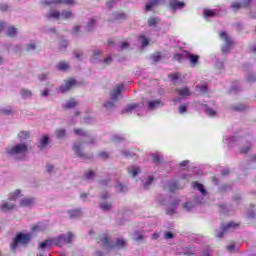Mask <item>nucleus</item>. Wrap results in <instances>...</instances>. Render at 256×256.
<instances>
[{"label":"nucleus","instance_id":"1","mask_svg":"<svg viewBox=\"0 0 256 256\" xmlns=\"http://www.w3.org/2000/svg\"><path fill=\"white\" fill-rule=\"evenodd\" d=\"M30 138H31V132L20 131L17 134V139L18 141H20V143L6 148L5 150L6 155H8V157H11V159H14L15 161H23L27 153H29V144L23 141H27Z\"/></svg>","mask_w":256,"mask_h":256},{"label":"nucleus","instance_id":"2","mask_svg":"<svg viewBox=\"0 0 256 256\" xmlns=\"http://www.w3.org/2000/svg\"><path fill=\"white\" fill-rule=\"evenodd\" d=\"M98 243L100 247L105 249V251H111V249H125L127 242L123 238H117L114 242L109 239L107 234H103L98 238Z\"/></svg>","mask_w":256,"mask_h":256},{"label":"nucleus","instance_id":"3","mask_svg":"<svg viewBox=\"0 0 256 256\" xmlns=\"http://www.w3.org/2000/svg\"><path fill=\"white\" fill-rule=\"evenodd\" d=\"M83 143H95V138L93 134L89 131V136H85L83 140H77L74 142L72 151H74L75 155L80 159H91V156L83 152Z\"/></svg>","mask_w":256,"mask_h":256},{"label":"nucleus","instance_id":"4","mask_svg":"<svg viewBox=\"0 0 256 256\" xmlns=\"http://www.w3.org/2000/svg\"><path fill=\"white\" fill-rule=\"evenodd\" d=\"M239 227H241V224L237 222H228L227 224L222 223L220 229L215 230V237L217 239H223L224 235L233 233V231H236Z\"/></svg>","mask_w":256,"mask_h":256},{"label":"nucleus","instance_id":"5","mask_svg":"<svg viewBox=\"0 0 256 256\" xmlns=\"http://www.w3.org/2000/svg\"><path fill=\"white\" fill-rule=\"evenodd\" d=\"M218 35L221 41H223V45L221 46V52L224 54L229 53L235 45L233 38H231V36H229V34L225 31H220Z\"/></svg>","mask_w":256,"mask_h":256},{"label":"nucleus","instance_id":"6","mask_svg":"<svg viewBox=\"0 0 256 256\" xmlns=\"http://www.w3.org/2000/svg\"><path fill=\"white\" fill-rule=\"evenodd\" d=\"M33 236L30 233H18L14 239V242L12 244V251H15L17 249L18 245H23L24 247H27L29 243H31V239Z\"/></svg>","mask_w":256,"mask_h":256},{"label":"nucleus","instance_id":"7","mask_svg":"<svg viewBox=\"0 0 256 256\" xmlns=\"http://www.w3.org/2000/svg\"><path fill=\"white\" fill-rule=\"evenodd\" d=\"M73 237H75V235H73V233H71V232L57 236V237L53 238L54 245H56V247H63V245H65V244L69 245V244L73 243Z\"/></svg>","mask_w":256,"mask_h":256},{"label":"nucleus","instance_id":"8","mask_svg":"<svg viewBox=\"0 0 256 256\" xmlns=\"http://www.w3.org/2000/svg\"><path fill=\"white\" fill-rule=\"evenodd\" d=\"M111 197V194L109 192H103L100 196V203L99 207L102 211L109 212L111 209H113V203L110 201H107Z\"/></svg>","mask_w":256,"mask_h":256},{"label":"nucleus","instance_id":"9","mask_svg":"<svg viewBox=\"0 0 256 256\" xmlns=\"http://www.w3.org/2000/svg\"><path fill=\"white\" fill-rule=\"evenodd\" d=\"M124 88H125V86L123 84H119L118 86L113 88L112 91H110V99L114 102L119 103V101L123 95Z\"/></svg>","mask_w":256,"mask_h":256},{"label":"nucleus","instance_id":"10","mask_svg":"<svg viewBox=\"0 0 256 256\" xmlns=\"http://www.w3.org/2000/svg\"><path fill=\"white\" fill-rule=\"evenodd\" d=\"M75 0H42V5H75Z\"/></svg>","mask_w":256,"mask_h":256},{"label":"nucleus","instance_id":"11","mask_svg":"<svg viewBox=\"0 0 256 256\" xmlns=\"http://www.w3.org/2000/svg\"><path fill=\"white\" fill-rule=\"evenodd\" d=\"M77 85V80L75 79H69L65 81V84L60 86L61 93H67L68 91H71L73 87Z\"/></svg>","mask_w":256,"mask_h":256},{"label":"nucleus","instance_id":"12","mask_svg":"<svg viewBox=\"0 0 256 256\" xmlns=\"http://www.w3.org/2000/svg\"><path fill=\"white\" fill-rule=\"evenodd\" d=\"M13 209H15V204L9 202V200H3L0 203V211H2V213H9V211H13Z\"/></svg>","mask_w":256,"mask_h":256},{"label":"nucleus","instance_id":"13","mask_svg":"<svg viewBox=\"0 0 256 256\" xmlns=\"http://www.w3.org/2000/svg\"><path fill=\"white\" fill-rule=\"evenodd\" d=\"M128 15L125 12H113L108 21H127Z\"/></svg>","mask_w":256,"mask_h":256},{"label":"nucleus","instance_id":"14","mask_svg":"<svg viewBox=\"0 0 256 256\" xmlns=\"http://www.w3.org/2000/svg\"><path fill=\"white\" fill-rule=\"evenodd\" d=\"M251 1L253 0H240L239 2H233L231 7L234 11H239V9H243V7H249V5H251Z\"/></svg>","mask_w":256,"mask_h":256},{"label":"nucleus","instance_id":"15","mask_svg":"<svg viewBox=\"0 0 256 256\" xmlns=\"http://www.w3.org/2000/svg\"><path fill=\"white\" fill-rule=\"evenodd\" d=\"M53 243H55L54 238H49L44 240L43 242H41L38 246V251H42L45 252L46 249H49V247H51V245H53Z\"/></svg>","mask_w":256,"mask_h":256},{"label":"nucleus","instance_id":"16","mask_svg":"<svg viewBox=\"0 0 256 256\" xmlns=\"http://www.w3.org/2000/svg\"><path fill=\"white\" fill-rule=\"evenodd\" d=\"M45 18L48 21H53V19L57 20V19H61V12L57 11V10H50L45 14Z\"/></svg>","mask_w":256,"mask_h":256},{"label":"nucleus","instance_id":"17","mask_svg":"<svg viewBox=\"0 0 256 256\" xmlns=\"http://www.w3.org/2000/svg\"><path fill=\"white\" fill-rule=\"evenodd\" d=\"M60 19L63 21H71V19H75V14L70 10H62L60 12Z\"/></svg>","mask_w":256,"mask_h":256},{"label":"nucleus","instance_id":"18","mask_svg":"<svg viewBox=\"0 0 256 256\" xmlns=\"http://www.w3.org/2000/svg\"><path fill=\"white\" fill-rule=\"evenodd\" d=\"M49 143H51V139L49 138V135H43L39 140L38 149H40V151H43V149H46Z\"/></svg>","mask_w":256,"mask_h":256},{"label":"nucleus","instance_id":"19","mask_svg":"<svg viewBox=\"0 0 256 256\" xmlns=\"http://www.w3.org/2000/svg\"><path fill=\"white\" fill-rule=\"evenodd\" d=\"M35 205V198L24 197L20 201V207H33Z\"/></svg>","mask_w":256,"mask_h":256},{"label":"nucleus","instance_id":"20","mask_svg":"<svg viewBox=\"0 0 256 256\" xmlns=\"http://www.w3.org/2000/svg\"><path fill=\"white\" fill-rule=\"evenodd\" d=\"M70 219H79V217H81V215H83V211L81 210V208H75V209H71L67 211Z\"/></svg>","mask_w":256,"mask_h":256},{"label":"nucleus","instance_id":"21","mask_svg":"<svg viewBox=\"0 0 256 256\" xmlns=\"http://www.w3.org/2000/svg\"><path fill=\"white\" fill-rule=\"evenodd\" d=\"M169 7L171 11H177V9H183V7H185V3L177 0H171Z\"/></svg>","mask_w":256,"mask_h":256},{"label":"nucleus","instance_id":"22","mask_svg":"<svg viewBox=\"0 0 256 256\" xmlns=\"http://www.w3.org/2000/svg\"><path fill=\"white\" fill-rule=\"evenodd\" d=\"M33 51H37V42L34 40H30L26 45H25V52L26 53H33Z\"/></svg>","mask_w":256,"mask_h":256},{"label":"nucleus","instance_id":"23","mask_svg":"<svg viewBox=\"0 0 256 256\" xmlns=\"http://www.w3.org/2000/svg\"><path fill=\"white\" fill-rule=\"evenodd\" d=\"M139 108V104H129L128 106H126L123 110L122 113L124 115H131V113H133V111H135V109Z\"/></svg>","mask_w":256,"mask_h":256},{"label":"nucleus","instance_id":"24","mask_svg":"<svg viewBox=\"0 0 256 256\" xmlns=\"http://www.w3.org/2000/svg\"><path fill=\"white\" fill-rule=\"evenodd\" d=\"M159 107H163V102L161 100H154L148 102V109L152 111L155 109H159Z\"/></svg>","mask_w":256,"mask_h":256},{"label":"nucleus","instance_id":"25","mask_svg":"<svg viewBox=\"0 0 256 256\" xmlns=\"http://www.w3.org/2000/svg\"><path fill=\"white\" fill-rule=\"evenodd\" d=\"M20 96L23 99H31V97H33V91H31L30 89H27V88H21Z\"/></svg>","mask_w":256,"mask_h":256},{"label":"nucleus","instance_id":"26","mask_svg":"<svg viewBox=\"0 0 256 256\" xmlns=\"http://www.w3.org/2000/svg\"><path fill=\"white\" fill-rule=\"evenodd\" d=\"M176 92L180 97H189L191 95V90L188 87H183V88H177Z\"/></svg>","mask_w":256,"mask_h":256},{"label":"nucleus","instance_id":"27","mask_svg":"<svg viewBox=\"0 0 256 256\" xmlns=\"http://www.w3.org/2000/svg\"><path fill=\"white\" fill-rule=\"evenodd\" d=\"M95 27H97V20H95V18H91L85 27V31H87V33H91Z\"/></svg>","mask_w":256,"mask_h":256},{"label":"nucleus","instance_id":"28","mask_svg":"<svg viewBox=\"0 0 256 256\" xmlns=\"http://www.w3.org/2000/svg\"><path fill=\"white\" fill-rule=\"evenodd\" d=\"M56 139H65L67 137V130L65 128H58L55 131Z\"/></svg>","mask_w":256,"mask_h":256},{"label":"nucleus","instance_id":"29","mask_svg":"<svg viewBox=\"0 0 256 256\" xmlns=\"http://www.w3.org/2000/svg\"><path fill=\"white\" fill-rule=\"evenodd\" d=\"M187 59H189L191 65H197L199 63V55H194L189 52L186 53Z\"/></svg>","mask_w":256,"mask_h":256},{"label":"nucleus","instance_id":"30","mask_svg":"<svg viewBox=\"0 0 256 256\" xmlns=\"http://www.w3.org/2000/svg\"><path fill=\"white\" fill-rule=\"evenodd\" d=\"M56 69L58 71H68L69 69V63L66 61H60L56 64Z\"/></svg>","mask_w":256,"mask_h":256},{"label":"nucleus","instance_id":"31","mask_svg":"<svg viewBox=\"0 0 256 256\" xmlns=\"http://www.w3.org/2000/svg\"><path fill=\"white\" fill-rule=\"evenodd\" d=\"M193 189H196L197 191H200L202 195H207V190L203 187V184L199 182H193L192 184Z\"/></svg>","mask_w":256,"mask_h":256},{"label":"nucleus","instance_id":"32","mask_svg":"<svg viewBox=\"0 0 256 256\" xmlns=\"http://www.w3.org/2000/svg\"><path fill=\"white\" fill-rule=\"evenodd\" d=\"M77 105H79V103H77V101H75V99H70L68 100L64 105V109H75V107H77Z\"/></svg>","mask_w":256,"mask_h":256},{"label":"nucleus","instance_id":"33","mask_svg":"<svg viewBox=\"0 0 256 256\" xmlns=\"http://www.w3.org/2000/svg\"><path fill=\"white\" fill-rule=\"evenodd\" d=\"M128 173H129V175H131V177H137V175H139V173H141V168H139L137 166H131L128 168Z\"/></svg>","mask_w":256,"mask_h":256},{"label":"nucleus","instance_id":"34","mask_svg":"<svg viewBox=\"0 0 256 256\" xmlns=\"http://www.w3.org/2000/svg\"><path fill=\"white\" fill-rule=\"evenodd\" d=\"M20 196H21V190L16 189L8 195V200L9 201H17L18 197H20Z\"/></svg>","mask_w":256,"mask_h":256},{"label":"nucleus","instance_id":"35","mask_svg":"<svg viewBox=\"0 0 256 256\" xmlns=\"http://www.w3.org/2000/svg\"><path fill=\"white\" fill-rule=\"evenodd\" d=\"M51 89H53V84H51L50 82L46 83V88L44 90H41V97H49V91H51Z\"/></svg>","mask_w":256,"mask_h":256},{"label":"nucleus","instance_id":"36","mask_svg":"<svg viewBox=\"0 0 256 256\" xmlns=\"http://www.w3.org/2000/svg\"><path fill=\"white\" fill-rule=\"evenodd\" d=\"M170 191H177V189H183L184 186H181L178 181H172L168 184Z\"/></svg>","mask_w":256,"mask_h":256},{"label":"nucleus","instance_id":"37","mask_svg":"<svg viewBox=\"0 0 256 256\" xmlns=\"http://www.w3.org/2000/svg\"><path fill=\"white\" fill-rule=\"evenodd\" d=\"M247 217L249 219H255L256 218V205H250L248 208Z\"/></svg>","mask_w":256,"mask_h":256},{"label":"nucleus","instance_id":"38","mask_svg":"<svg viewBox=\"0 0 256 256\" xmlns=\"http://www.w3.org/2000/svg\"><path fill=\"white\" fill-rule=\"evenodd\" d=\"M75 135H79L80 137H89V131L81 128L74 129Z\"/></svg>","mask_w":256,"mask_h":256},{"label":"nucleus","instance_id":"39","mask_svg":"<svg viewBox=\"0 0 256 256\" xmlns=\"http://www.w3.org/2000/svg\"><path fill=\"white\" fill-rule=\"evenodd\" d=\"M161 0H149L145 6L146 11H151L155 5H158Z\"/></svg>","mask_w":256,"mask_h":256},{"label":"nucleus","instance_id":"40","mask_svg":"<svg viewBox=\"0 0 256 256\" xmlns=\"http://www.w3.org/2000/svg\"><path fill=\"white\" fill-rule=\"evenodd\" d=\"M117 102L113 101L112 99L106 101L104 104H103V107H105V109H107V111H111L112 109H115V104Z\"/></svg>","mask_w":256,"mask_h":256},{"label":"nucleus","instance_id":"41","mask_svg":"<svg viewBox=\"0 0 256 256\" xmlns=\"http://www.w3.org/2000/svg\"><path fill=\"white\" fill-rule=\"evenodd\" d=\"M208 89H209V88H208L207 85H205V84L196 86V91L199 92V95H205V94H207Z\"/></svg>","mask_w":256,"mask_h":256},{"label":"nucleus","instance_id":"42","mask_svg":"<svg viewBox=\"0 0 256 256\" xmlns=\"http://www.w3.org/2000/svg\"><path fill=\"white\" fill-rule=\"evenodd\" d=\"M195 207H197V205L195 204V202H186L183 204V209L185 211H193V209H195Z\"/></svg>","mask_w":256,"mask_h":256},{"label":"nucleus","instance_id":"43","mask_svg":"<svg viewBox=\"0 0 256 256\" xmlns=\"http://www.w3.org/2000/svg\"><path fill=\"white\" fill-rule=\"evenodd\" d=\"M71 35H73V37H81V26H74L71 31Z\"/></svg>","mask_w":256,"mask_h":256},{"label":"nucleus","instance_id":"44","mask_svg":"<svg viewBox=\"0 0 256 256\" xmlns=\"http://www.w3.org/2000/svg\"><path fill=\"white\" fill-rule=\"evenodd\" d=\"M116 191H117L118 193H127L128 188H127V186L124 185L123 183H118V184L116 185Z\"/></svg>","mask_w":256,"mask_h":256},{"label":"nucleus","instance_id":"45","mask_svg":"<svg viewBox=\"0 0 256 256\" xmlns=\"http://www.w3.org/2000/svg\"><path fill=\"white\" fill-rule=\"evenodd\" d=\"M153 181H155V178L153 176H149L148 179L145 182H143V188L149 189V187L153 185Z\"/></svg>","mask_w":256,"mask_h":256},{"label":"nucleus","instance_id":"46","mask_svg":"<svg viewBox=\"0 0 256 256\" xmlns=\"http://www.w3.org/2000/svg\"><path fill=\"white\" fill-rule=\"evenodd\" d=\"M6 35L8 37H16L17 36V28H15L14 26H11L8 28Z\"/></svg>","mask_w":256,"mask_h":256},{"label":"nucleus","instance_id":"47","mask_svg":"<svg viewBox=\"0 0 256 256\" xmlns=\"http://www.w3.org/2000/svg\"><path fill=\"white\" fill-rule=\"evenodd\" d=\"M60 51H66L67 47H69V41L66 39H62L59 42Z\"/></svg>","mask_w":256,"mask_h":256},{"label":"nucleus","instance_id":"48","mask_svg":"<svg viewBox=\"0 0 256 256\" xmlns=\"http://www.w3.org/2000/svg\"><path fill=\"white\" fill-rule=\"evenodd\" d=\"M99 57H101V50H93L92 62L97 63V61H99Z\"/></svg>","mask_w":256,"mask_h":256},{"label":"nucleus","instance_id":"49","mask_svg":"<svg viewBox=\"0 0 256 256\" xmlns=\"http://www.w3.org/2000/svg\"><path fill=\"white\" fill-rule=\"evenodd\" d=\"M246 81H248V83H255L256 82V72L253 73H249L247 76H246Z\"/></svg>","mask_w":256,"mask_h":256},{"label":"nucleus","instance_id":"50","mask_svg":"<svg viewBox=\"0 0 256 256\" xmlns=\"http://www.w3.org/2000/svg\"><path fill=\"white\" fill-rule=\"evenodd\" d=\"M217 13L214 10L206 9L204 10V17L205 19H208L209 17H215Z\"/></svg>","mask_w":256,"mask_h":256},{"label":"nucleus","instance_id":"51","mask_svg":"<svg viewBox=\"0 0 256 256\" xmlns=\"http://www.w3.org/2000/svg\"><path fill=\"white\" fill-rule=\"evenodd\" d=\"M151 59L154 63H159V61H161L162 56H161V52H156L151 56Z\"/></svg>","mask_w":256,"mask_h":256},{"label":"nucleus","instance_id":"52","mask_svg":"<svg viewBox=\"0 0 256 256\" xmlns=\"http://www.w3.org/2000/svg\"><path fill=\"white\" fill-rule=\"evenodd\" d=\"M215 68L218 71H223V69H225V62L221 61V60H217L216 63H215Z\"/></svg>","mask_w":256,"mask_h":256},{"label":"nucleus","instance_id":"53","mask_svg":"<svg viewBox=\"0 0 256 256\" xmlns=\"http://www.w3.org/2000/svg\"><path fill=\"white\" fill-rule=\"evenodd\" d=\"M204 108H205V113H207V115L209 117H215V110L209 108V106H207V104L204 105Z\"/></svg>","mask_w":256,"mask_h":256},{"label":"nucleus","instance_id":"54","mask_svg":"<svg viewBox=\"0 0 256 256\" xmlns=\"http://www.w3.org/2000/svg\"><path fill=\"white\" fill-rule=\"evenodd\" d=\"M175 207H177V203H172L171 206L166 210L167 215H175Z\"/></svg>","mask_w":256,"mask_h":256},{"label":"nucleus","instance_id":"55","mask_svg":"<svg viewBox=\"0 0 256 256\" xmlns=\"http://www.w3.org/2000/svg\"><path fill=\"white\" fill-rule=\"evenodd\" d=\"M247 105H245V104H238V105H234L233 106V109H234V111H245V110H247Z\"/></svg>","mask_w":256,"mask_h":256},{"label":"nucleus","instance_id":"56","mask_svg":"<svg viewBox=\"0 0 256 256\" xmlns=\"http://www.w3.org/2000/svg\"><path fill=\"white\" fill-rule=\"evenodd\" d=\"M0 113L2 115H13V110L11 109V107L8 108H1L0 109Z\"/></svg>","mask_w":256,"mask_h":256},{"label":"nucleus","instance_id":"57","mask_svg":"<svg viewBox=\"0 0 256 256\" xmlns=\"http://www.w3.org/2000/svg\"><path fill=\"white\" fill-rule=\"evenodd\" d=\"M226 249L228 253H235V251H237V246L232 242L226 247Z\"/></svg>","mask_w":256,"mask_h":256},{"label":"nucleus","instance_id":"58","mask_svg":"<svg viewBox=\"0 0 256 256\" xmlns=\"http://www.w3.org/2000/svg\"><path fill=\"white\" fill-rule=\"evenodd\" d=\"M240 151L241 153H243V155H247V153L251 151V143H248L246 146H243Z\"/></svg>","mask_w":256,"mask_h":256},{"label":"nucleus","instance_id":"59","mask_svg":"<svg viewBox=\"0 0 256 256\" xmlns=\"http://www.w3.org/2000/svg\"><path fill=\"white\" fill-rule=\"evenodd\" d=\"M193 202L196 204V205H201V203L204 202V198L202 196H194L193 197Z\"/></svg>","mask_w":256,"mask_h":256},{"label":"nucleus","instance_id":"60","mask_svg":"<svg viewBox=\"0 0 256 256\" xmlns=\"http://www.w3.org/2000/svg\"><path fill=\"white\" fill-rule=\"evenodd\" d=\"M231 189V186L227 185V184H222L220 187H219V191L221 193H225L227 191H229Z\"/></svg>","mask_w":256,"mask_h":256},{"label":"nucleus","instance_id":"61","mask_svg":"<svg viewBox=\"0 0 256 256\" xmlns=\"http://www.w3.org/2000/svg\"><path fill=\"white\" fill-rule=\"evenodd\" d=\"M39 81H47L49 79V72L38 75Z\"/></svg>","mask_w":256,"mask_h":256},{"label":"nucleus","instance_id":"62","mask_svg":"<svg viewBox=\"0 0 256 256\" xmlns=\"http://www.w3.org/2000/svg\"><path fill=\"white\" fill-rule=\"evenodd\" d=\"M0 11L7 13L8 11H11V6L7 4H0Z\"/></svg>","mask_w":256,"mask_h":256},{"label":"nucleus","instance_id":"63","mask_svg":"<svg viewBox=\"0 0 256 256\" xmlns=\"http://www.w3.org/2000/svg\"><path fill=\"white\" fill-rule=\"evenodd\" d=\"M85 177H86V179H88V181H91L95 177V172L90 170V171L86 172Z\"/></svg>","mask_w":256,"mask_h":256},{"label":"nucleus","instance_id":"64","mask_svg":"<svg viewBox=\"0 0 256 256\" xmlns=\"http://www.w3.org/2000/svg\"><path fill=\"white\" fill-rule=\"evenodd\" d=\"M134 241H143V235L139 232L134 233L133 235Z\"/></svg>","mask_w":256,"mask_h":256}]
</instances>
